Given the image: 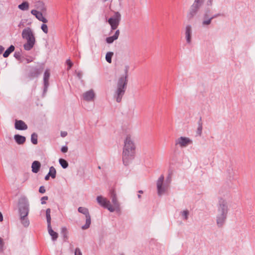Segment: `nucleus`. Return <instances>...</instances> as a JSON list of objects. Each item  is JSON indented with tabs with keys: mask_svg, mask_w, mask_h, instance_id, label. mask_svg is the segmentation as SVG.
<instances>
[{
	"mask_svg": "<svg viewBox=\"0 0 255 255\" xmlns=\"http://www.w3.org/2000/svg\"><path fill=\"white\" fill-rule=\"evenodd\" d=\"M128 69V66H126L125 74L121 76L117 81V88L114 93V97L118 103H120L122 101L127 89Z\"/></svg>",
	"mask_w": 255,
	"mask_h": 255,
	"instance_id": "f257e3e1",
	"label": "nucleus"
},
{
	"mask_svg": "<svg viewBox=\"0 0 255 255\" xmlns=\"http://www.w3.org/2000/svg\"><path fill=\"white\" fill-rule=\"evenodd\" d=\"M229 211V207L227 201L220 198L217 204V214L216 223L218 227L223 226L226 221Z\"/></svg>",
	"mask_w": 255,
	"mask_h": 255,
	"instance_id": "f03ea898",
	"label": "nucleus"
},
{
	"mask_svg": "<svg viewBox=\"0 0 255 255\" xmlns=\"http://www.w3.org/2000/svg\"><path fill=\"white\" fill-rule=\"evenodd\" d=\"M135 145L130 135H127L123 151V161L125 165H128L129 161L133 158L135 153Z\"/></svg>",
	"mask_w": 255,
	"mask_h": 255,
	"instance_id": "7ed1b4c3",
	"label": "nucleus"
},
{
	"mask_svg": "<svg viewBox=\"0 0 255 255\" xmlns=\"http://www.w3.org/2000/svg\"><path fill=\"white\" fill-rule=\"evenodd\" d=\"M22 37L27 40V42L23 45L24 49L25 50H30L34 46L35 39L31 29L27 27L23 30Z\"/></svg>",
	"mask_w": 255,
	"mask_h": 255,
	"instance_id": "20e7f679",
	"label": "nucleus"
},
{
	"mask_svg": "<svg viewBox=\"0 0 255 255\" xmlns=\"http://www.w3.org/2000/svg\"><path fill=\"white\" fill-rule=\"evenodd\" d=\"M204 2V0H194L193 3L191 5L187 14V17L188 20H191L197 14Z\"/></svg>",
	"mask_w": 255,
	"mask_h": 255,
	"instance_id": "39448f33",
	"label": "nucleus"
},
{
	"mask_svg": "<svg viewBox=\"0 0 255 255\" xmlns=\"http://www.w3.org/2000/svg\"><path fill=\"white\" fill-rule=\"evenodd\" d=\"M18 212L19 216H27L29 213V203L26 198L21 197L18 202Z\"/></svg>",
	"mask_w": 255,
	"mask_h": 255,
	"instance_id": "423d86ee",
	"label": "nucleus"
},
{
	"mask_svg": "<svg viewBox=\"0 0 255 255\" xmlns=\"http://www.w3.org/2000/svg\"><path fill=\"white\" fill-rule=\"evenodd\" d=\"M114 15L111 17L108 20V23L111 26V32L118 28L121 20V13L118 11H114Z\"/></svg>",
	"mask_w": 255,
	"mask_h": 255,
	"instance_id": "0eeeda50",
	"label": "nucleus"
},
{
	"mask_svg": "<svg viewBox=\"0 0 255 255\" xmlns=\"http://www.w3.org/2000/svg\"><path fill=\"white\" fill-rule=\"evenodd\" d=\"M97 201L99 205L105 208L108 209L110 212H113L115 211V207L111 205L109 200L103 196H98L97 197Z\"/></svg>",
	"mask_w": 255,
	"mask_h": 255,
	"instance_id": "6e6552de",
	"label": "nucleus"
},
{
	"mask_svg": "<svg viewBox=\"0 0 255 255\" xmlns=\"http://www.w3.org/2000/svg\"><path fill=\"white\" fill-rule=\"evenodd\" d=\"M211 11L209 8H207L204 11L202 16V25L206 26L210 25L212 22Z\"/></svg>",
	"mask_w": 255,
	"mask_h": 255,
	"instance_id": "1a4fd4ad",
	"label": "nucleus"
},
{
	"mask_svg": "<svg viewBox=\"0 0 255 255\" xmlns=\"http://www.w3.org/2000/svg\"><path fill=\"white\" fill-rule=\"evenodd\" d=\"M164 181V176L161 175L157 181V193L159 196L162 195L165 193L167 188L165 185H163Z\"/></svg>",
	"mask_w": 255,
	"mask_h": 255,
	"instance_id": "9d476101",
	"label": "nucleus"
},
{
	"mask_svg": "<svg viewBox=\"0 0 255 255\" xmlns=\"http://www.w3.org/2000/svg\"><path fill=\"white\" fill-rule=\"evenodd\" d=\"M192 143V141L189 138L181 136L176 141V144H179L181 147H186Z\"/></svg>",
	"mask_w": 255,
	"mask_h": 255,
	"instance_id": "9b49d317",
	"label": "nucleus"
},
{
	"mask_svg": "<svg viewBox=\"0 0 255 255\" xmlns=\"http://www.w3.org/2000/svg\"><path fill=\"white\" fill-rule=\"evenodd\" d=\"M42 70L37 67H31L28 74V77L30 79L38 77L41 74Z\"/></svg>",
	"mask_w": 255,
	"mask_h": 255,
	"instance_id": "f8f14e48",
	"label": "nucleus"
},
{
	"mask_svg": "<svg viewBox=\"0 0 255 255\" xmlns=\"http://www.w3.org/2000/svg\"><path fill=\"white\" fill-rule=\"evenodd\" d=\"M14 127L15 129L21 130H26L28 128L27 125L22 120H16Z\"/></svg>",
	"mask_w": 255,
	"mask_h": 255,
	"instance_id": "ddd939ff",
	"label": "nucleus"
},
{
	"mask_svg": "<svg viewBox=\"0 0 255 255\" xmlns=\"http://www.w3.org/2000/svg\"><path fill=\"white\" fill-rule=\"evenodd\" d=\"M95 96V94L93 90H90L83 93V99L87 101H92Z\"/></svg>",
	"mask_w": 255,
	"mask_h": 255,
	"instance_id": "4468645a",
	"label": "nucleus"
},
{
	"mask_svg": "<svg viewBox=\"0 0 255 255\" xmlns=\"http://www.w3.org/2000/svg\"><path fill=\"white\" fill-rule=\"evenodd\" d=\"M32 14L35 16L39 21L43 22V23H47L48 22L47 19L43 16L42 13L35 9H33L31 11Z\"/></svg>",
	"mask_w": 255,
	"mask_h": 255,
	"instance_id": "2eb2a0df",
	"label": "nucleus"
},
{
	"mask_svg": "<svg viewBox=\"0 0 255 255\" xmlns=\"http://www.w3.org/2000/svg\"><path fill=\"white\" fill-rule=\"evenodd\" d=\"M50 77V73L48 71V70H46L44 73V76H43V83H44V89L43 91L44 92H46L47 88L49 86V79Z\"/></svg>",
	"mask_w": 255,
	"mask_h": 255,
	"instance_id": "dca6fc26",
	"label": "nucleus"
},
{
	"mask_svg": "<svg viewBox=\"0 0 255 255\" xmlns=\"http://www.w3.org/2000/svg\"><path fill=\"white\" fill-rule=\"evenodd\" d=\"M191 33L192 28L190 25H188L186 26L185 28V37L186 41L188 43H190L191 41Z\"/></svg>",
	"mask_w": 255,
	"mask_h": 255,
	"instance_id": "f3484780",
	"label": "nucleus"
},
{
	"mask_svg": "<svg viewBox=\"0 0 255 255\" xmlns=\"http://www.w3.org/2000/svg\"><path fill=\"white\" fill-rule=\"evenodd\" d=\"M120 30H117L114 35L106 38V42L109 44L112 43L115 40H117L118 38L120 35Z\"/></svg>",
	"mask_w": 255,
	"mask_h": 255,
	"instance_id": "a211bd4d",
	"label": "nucleus"
},
{
	"mask_svg": "<svg viewBox=\"0 0 255 255\" xmlns=\"http://www.w3.org/2000/svg\"><path fill=\"white\" fill-rule=\"evenodd\" d=\"M14 139L15 142L19 145L24 144L26 141L25 137L19 134H15Z\"/></svg>",
	"mask_w": 255,
	"mask_h": 255,
	"instance_id": "6ab92c4d",
	"label": "nucleus"
},
{
	"mask_svg": "<svg viewBox=\"0 0 255 255\" xmlns=\"http://www.w3.org/2000/svg\"><path fill=\"white\" fill-rule=\"evenodd\" d=\"M41 167V164L38 161H34L32 163L31 168H32V171L33 173H37L40 168Z\"/></svg>",
	"mask_w": 255,
	"mask_h": 255,
	"instance_id": "aec40b11",
	"label": "nucleus"
},
{
	"mask_svg": "<svg viewBox=\"0 0 255 255\" xmlns=\"http://www.w3.org/2000/svg\"><path fill=\"white\" fill-rule=\"evenodd\" d=\"M47 229L49 234L52 238V240L53 241H56L58 237V234L52 230L51 226H47Z\"/></svg>",
	"mask_w": 255,
	"mask_h": 255,
	"instance_id": "412c9836",
	"label": "nucleus"
},
{
	"mask_svg": "<svg viewBox=\"0 0 255 255\" xmlns=\"http://www.w3.org/2000/svg\"><path fill=\"white\" fill-rule=\"evenodd\" d=\"M19 220L20 221L21 224L22 225V226L25 227L27 228L29 225V220H28L27 216H19Z\"/></svg>",
	"mask_w": 255,
	"mask_h": 255,
	"instance_id": "4be33fe9",
	"label": "nucleus"
},
{
	"mask_svg": "<svg viewBox=\"0 0 255 255\" xmlns=\"http://www.w3.org/2000/svg\"><path fill=\"white\" fill-rule=\"evenodd\" d=\"M111 198L112 199V203L115 207H118L119 205L117 200L116 194L114 190H111L110 192Z\"/></svg>",
	"mask_w": 255,
	"mask_h": 255,
	"instance_id": "5701e85b",
	"label": "nucleus"
},
{
	"mask_svg": "<svg viewBox=\"0 0 255 255\" xmlns=\"http://www.w3.org/2000/svg\"><path fill=\"white\" fill-rule=\"evenodd\" d=\"M86 217V223L84 225H83L82 227V229L83 230H86L88 229L90 227V226L91 223V216L90 215H88L87 216H85Z\"/></svg>",
	"mask_w": 255,
	"mask_h": 255,
	"instance_id": "b1692460",
	"label": "nucleus"
},
{
	"mask_svg": "<svg viewBox=\"0 0 255 255\" xmlns=\"http://www.w3.org/2000/svg\"><path fill=\"white\" fill-rule=\"evenodd\" d=\"M15 49V47L13 45H10L3 53V56L4 58H6L9 56L10 54L12 53Z\"/></svg>",
	"mask_w": 255,
	"mask_h": 255,
	"instance_id": "393cba45",
	"label": "nucleus"
},
{
	"mask_svg": "<svg viewBox=\"0 0 255 255\" xmlns=\"http://www.w3.org/2000/svg\"><path fill=\"white\" fill-rule=\"evenodd\" d=\"M202 132V118H200V119L198 122V128L196 131L197 135L201 136Z\"/></svg>",
	"mask_w": 255,
	"mask_h": 255,
	"instance_id": "a878e982",
	"label": "nucleus"
},
{
	"mask_svg": "<svg viewBox=\"0 0 255 255\" xmlns=\"http://www.w3.org/2000/svg\"><path fill=\"white\" fill-rule=\"evenodd\" d=\"M29 3L27 1H23L18 5V8L21 10H27L29 8Z\"/></svg>",
	"mask_w": 255,
	"mask_h": 255,
	"instance_id": "bb28decb",
	"label": "nucleus"
},
{
	"mask_svg": "<svg viewBox=\"0 0 255 255\" xmlns=\"http://www.w3.org/2000/svg\"><path fill=\"white\" fill-rule=\"evenodd\" d=\"M50 213H51V209L50 208H48L46 210V220L47 222V226H51V216H50Z\"/></svg>",
	"mask_w": 255,
	"mask_h": 255,
	"instance_id": "cd10ccee",
	"label": "nucleus"
},
{
	"mask_svg": "<svg viewBox=\"0 0 255 255\" xmlns=\"http://www.w3.org/2000/svg\"><path fill=\"white\" fill-rule=\"evenodd\" d=\"M52 178L54 179L56 175V170L53 166H51L49 168V171L48 173Z\"/></svg>",
	"mask_w": 255,
	"mask_h": 255,
	"instance_id": "c85d7f7f",
	"label": "nucleus"
},
{
	"mask_svg": "<svg viewBox=\"0 0 255 255\" xmlns=\"http://www.w3.org/2000/svg\"><path fill=\"white\" fill-rule=\"evenodd\" d=\"M78 211L79 212L85 215V216L90 214L88 209L85 207H80L78 208Z\"/></svg>",
	"mask_w": 255,
	"mask_h": 255,
	"instance_id": "c756f323",
	"label": "nucleus"
},
{
	"mask_svg": "<svg viewBox=\"0 0 255 255\" xmlns=\"http://www.w3.org/2000/svg\"><path fill=\"white\" fill-rule=\"evenodd\" d=\"M59 162L61 166L64 169L67 168L68 166V162L63 158H60L59 159Z\"/></svg>",
	"mask_w": 255,
	"mask_h": 255,
	"instance_id": "7c9ffc66",
	"label": "nucleus"
},
{
	"mask_svg": "<svg viewBox=\"0 0 255 255\" xmlns=\"http://www.w3.org/2000/svg\"><path fill=\"white\" fill-rule=\"evenodd\" d=\"M37 137L38 135L37 134L33 132L31 135V141L33 144H37Z\"/></svg>",
	"mask_w": 255,
	"mask_h": 255,
	"instance_id": "2f4dec72",
	"label": "nucleus"
},
{
	"mask_svg": "<svg viewBox=\"0 0 255 255\" xmlns=\"http://www.w3.org/2000/svg\"><path fill=\"white\" fill-rule=\"evenodd\" d=\"M113 55L114 53L113 52H108L107 53L106 55V60L109 63H111L112 58Z\"/></svg>",
	"mask_w": 255,
	"mask_h": 255,
	"instance_id": "473e14b6",
	"label": "nucleus"
},
{
	"mask_svg": "<svg viewBox=\"0 0 255 255\" xmlns=\"http://www.w3.org/2000/svg\"><path fill=\"white\" fill-rule=\"evenodd\" d=\"M189 214V212L187 210L181 212V215L182 216L183 219L185 220H187L188 219Z\"/></svg>",
	"mask_w": 255,
	"mask_h": 255,
	"instance_id": "72a5a7b5",
	"label": "nucleus"
},
{
	"mask_svg": "<svg viewBox=\"0 0 255 255\" xmlns=\"http://www.w3.org/2000/svg\"><path fill=\"white\" fill-rule=\"evenodd\" d=\"M67 230L65 227H63L61 228V234H62L64 238H67Z\"/></svg>",
	"mask_w": 255,
	"mask_h": 255,
	"instance_id": "f704fd0d",
	"label": "nucleus"
},
{
	"mask_svg": "<svg viewBox=\"0 0 255 255\" xmlns=\"http://www.w3.org/2000/svg\"><path fill=\"white\" fill-rule=\"evenodd\" d=\"M41 28L45 33L47 34L48 33V27H47V25L46 24H45V23L41 25Z\"/></svg>",
	"mask_w": 255,
	"mask_h": 255,
	"instance_id": "c9c22d12",
	"label": "nucleus"
},
{
	"mask_svg": "<svg viewBox=\"0 0 255 255\" xmlns=\"http://www.w3.org/2000/svg\"><path fill=\"white\" fill-rule=\"evenodd\" d=\"M14 57L18 60H20L21 57V52L15 51L14 54Z\"/></svg>",
	"mask_w": 255,
	"mask_h": 255,
	"instance_id": "e433bc0d",
	"label": "nucleus"
},
{
	"mask_svg": "<svg viewBox=\"0 0 255 255\" xmlns=\"http://www.w3.org/2000/svg\"><path fill=\"white\" fill-rule=\"evenodd\" d=\"M4 244L2 239L0 237V253H2L3 251Z\"/></svg>",
	"mask_w": 255,
	"mask_h": 255,
	"instance_id": "4c0bfd02",
	"label": "nucleus"
},
{
	"mask_svg": "<svg viewBox=\"0 0 255 255\" xmlns=\"http://www.w3.org/2000/svg\"><path fill=\"white\" fill-rule=\"evenodd\" d=\"M66 64L68 65V67L67 70H69L73 66V63L70 61V59H67L66 60Z\"/></svg>",
	"mask_w": 255,
	"mask_h": 255,
	"instance_id": "58836bf2",
	"label": "nucleus"
},
{
	"mask_svg": "<svg viewBox=\"0 0 255 255\" xmlns=\"http://www.w3.org/2000/svg\"><path fill=\"white\" fill-rule=\"evenodd\" d=\"M75 255H82V252L79 248H76L75 250Z\"/></svg>",
	"mask_w": 255,
	"mask_h": 255,
	"instance_id": "ea45409f",
	"label": "nucleus"
},
{
	"mask_svg": "<svg viewBox=\"0 0 255 255\" xmlns=\"http://www.w3.org/2000/svg\"><path fill=\"white\" fill-rule=\"evenodd\" d=\"M48 199V196H43L41 198V204H45L46 203L45 200H47Z\"/></svg>",
	"mask_w": 255,
	"mask_h": 255,
	"instance_id": "a19ab883",
	"label": "nucleus"
},
{
	"mask_svg": "<svg viewBox=\"0 0 255 255\" xmlns=\"http://www.w3.org/2000/svg\"><path fill=\"white\" fill-rule=\"evenodd\" d=\"M39 192L40 193H44L45 192V189L43 186H41L39 187Z\"/></svg>",
	"mask_w": 255,
	"mask_h": 255,
	"instance_id": "79ce46f5",
	"label": "nucleus"
},
{
	"mask_svg": "<svg viewBox=\"0 0 255 255\" xmlns=\"http://www.w3.org/2000/svg\"><path fill=\"white\" fill-rule=\"evenodd\" d=\"M61 150L63 153L66 152L68 151V147L67 146H63L62 147Z\"/></svg>",
	"mask_w": 255,
	"mask_h": 255,
	"instance_id": "37998d69",
	"label": "nucleus"
},
{
	"mask_svg": "<svg viewBox=\"0 0 255 255\" xmlns=\"http://www.w3.org/2000/svg\"><path fill=\"white\" fill-rule=\"evenodd\" d=\"M38 3L42 6V8H41V10L43 11H46V9L44 6V3L42 2H38Z\"/></svg>",
	"mask_w": 255,
	"mask_h": 255,
	"instance_id": "c03bdc74",
	"label": "nucleus"
},
{
	"mask_svg": "<svg viewBox=\"0 0 255 255\" xmlns=\"http://www.w3.org/2000/svg\"><path fill=\"white\" fill-rule=\"evenodd\" d=\"M213 0H207L206 5L207 6H212L213 4Z\"/></svg>",
	"mask_w": 255,
	"mask_h": 255,
	"instance_id": "a18cd8bd",
	"label": "nucleus"
},
{
	"mask_svg": "<svg viewBox=\"0 0 255 255\" xmlns=\"http://www.w3.org/2000/svg\"><path fill=\"white\" fill-rule=\"evenodd\" d=\"M221 15V14L220 13H217V14H215L214 15H212L211 14L212 19L213 20L214 18H215L220 16Z\"/></svg>",
	"mask_w": 255,
	"mask_h": 255,
	"instance_id": "49530a36",
	"label": "nucleus"
},
{
	"mask_svg": "<svg viewBox=\"0 0 255 255\" xmlns=\"http://www.w3.org/2000/svg\"><path fill=\"white\" fill-rule=\"evenodd\" d=\"M67 135V132L66 131H61V136L63 137H65Z\"/></svg>",
	"mask_w": 255,
	"mask_h": 255,
	"instance_id": "de8ad7c7",
	"label": "nucleus"
},
{
	"mask_svg": "<svg viewBox=\"0 0 255 255\" xmlns=\"http://www.w3.org/2000/svg\"><path fill=\"white\" fill-rule=\"evenodd\" d=\"M4 49V47L0 45V54L2 53Z\"/></svg>",
	"mask_w": 255,
	"mask_h": 255,
	"instance_id": "09e8293b",
	"label": "nucleus"
},
{
	"mask_svg": "<svg viewBox=\"0 0 255 255\" xmlns=\"http://www.w3.org/2000/svg\"><path fill=\"white\" fill-rule=\"evenodd\" d=\"M50 177V176L48 174H47L45 176L44 179H45V180H46V181H47V180H48L49 179V177Z\"/></svg>",
	"mask_w": 255,
	"mask_h": 255,
	"instance_id": "8fccbe9b",
	"label": "nucleus"
},
{
	"mask_svg": "<svg viewBox=\"0 0 255 255\" xmlns=\"http://www.w3.org/2000/svg\"><path fill=\"white\" fill-rule=\"evenodd\" d=\"M3 221V216L1 213L0 212V221L1 222Z\"/></svg>",
	"mask_w": 255,
	"mask_h": 255,
	"instance_id": "3c124183",
	"label": "nucleus"
},
{
	"mask_svg": "<svg viewBox=\"0 0 255 255\" xmlns=\"http://www.w3.org/2000/svg\"><path fill=\"white\" fill-rule=\"evenodd\" d=\"M78 75V77H79V78H81V75L80 73H79L78 74V75Z\"/></svg>",
	"mask_w": 255,
	"mask_h": 255,
	"instance_id": "603ef678",
	"label": "nucleus"
},
{
	"mask_svg": "<svg viewBox=\"0 0 255 255\" xmlns=\"http://www.w3.org/2000/svg\"><path fill=\"white\" fill-rule=\"evenodd\" d=\"M138 193H143V191L142 190H139L138 191Z\"/></svg>",
	"mask_w": 255,
	"mask_h": 255,
	"instance_id": "864d4df0",
	"label": "nucleus"
},
{
	"mask_svg": "<svg viewBox=\"0 0 255 255\" xmlns=\"http://www.w3.org/2000/svg\"><path fill=\"white\" fill-rule=\"evenodd\" d=\"M138 198H141V195H138Z\"/></svg>",
	"mask_w": 255,
	"mask_h": 255,
	"instance_id": "5fc2aeb1",
	"label": "nucleus"
},
{
	"mask_svg": "<svg viewBox=\"0 0 255 255\" xmlns=\"http://www.w3.org/2000/svg\"><path fill=\"white\" fill-rule=\"evenodd\" d=\"M99 169H100L101 168V167L100 166H99L98 167Z\"/></svg>",
	"mask_w": 255,
	"mask_h": 255,
	"instance_id": "6e6d98bb",
	"label": "nucleus"
},
{
	"mask_svg": "<svg viewBox=\"0 0 255 255\" xmlns=\"http://www.w3.org/2000/svg\"><path fill=\"white\" fill-rule=\"evenodd\" d=\"M121 255H124L122 254Z\"/></svg>",
	"mask_w": 255,
	"mask_h": 255,
	"instance_id": "4d7b16f0",
	"label": "nucleus"
}]
</instances>
